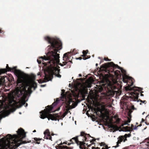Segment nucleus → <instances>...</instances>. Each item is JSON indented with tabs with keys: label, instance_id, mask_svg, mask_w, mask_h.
<instances>
[{
	"label": "nucleus",
	"instance_id": "f257e3e1",
	"mask_svg": "<svg viewBox=\"0 0 149 149\" xmlns=\"http://www.w3.org/2000/svg\"><path fill=\"white\" fill-rule=\"evenodd\" d=\"M44 39L50 45L47 48L48 52L46 55L43 57H40L39 59L37 60L39 64L42 62L45 66H46V68L44 70L45 76L44 80H37L39 83L51 80L53 74H54L58 78L61 77V75L59 74L60 70L58 69L59 67L58 66L59 62V54L57 52L62 49L61 42L58 40L49 36L45 37Z\"/></svg>",
	"mask_w": 149,
	"mask_h": 149
},
{
	"label": "nucleus",
	"instance_id": "f03ea898",
	"mask_svg": "<svg viewBox=\"0 0 149 149\" xmlns=\"http://www.w3.org/2000/svg\"><path fill=\"white\" fill-rule=\"evenodd\" d=\"M61 95L62 96L61 99L58 100L57 99L56 102H54L52 105L47 106V108H46V109L40 112L41 118L44 119L47 118L49 120V119L52 120H55L56 119L55 117L49 113L52 111V109L61 101L65 102L67 105L68 108V109L65 111L63 115V117H64L68 113H70L71 114L69 110L70 109L74 108L77 105V104L74 100H72L71 94H64L62 93Z\"/></svg>",
	"mask_w": 149,
	"mask_h": 149
},
{
	"label": "nucleus",
	"instance_id": "7ed1b4c3",
	"mask_svg": "<svg viewBox=\"0 0 149 149\" xmlns=\"http://www.w3.org/2000/svg\"><path fill=\"white\" fill-rule=\"evenodd\" d=\"M112 67L114 68H117L120 69L122 74L123 81L125 83H126L127 86L125 87V90L127 91H132L133 92H131L130 94L129 99L131 101H137L138 102V95L140 92L142 90V88L137 87H134L133 88L131 86L133 84V82L132 78L126 75V72L125 70L122 68L120 67L118 65H115L112 62H110L102 65L101 68L103 69H106L108 67Z\"/></svg>",
	"mask_w": 149,
	"mask_h": 149
},
{
	"label": "nucleus",
	"instance_id": "20e7f679",
	"mask_svg": "<svg viewBox=\"0 0 149 149\" xmlns=\"http://www.w3.org/2000/svg\"><path fill=\"white\" fill-rule=\"evenodd\" d=\"M17 135L8 134L0 139V149H15L21 144L24 143L22 139L26 137L24 130L19 129L17 131Z\"/></svg>",
	"mask_w": 149,
	"mask_h": 149
},
{
	"label": "nucleus",
	"instance_id": "39448f33",
	"mask_svg": "<svg viewBox=\"0 0 149 149\" xmlns=\"http://www.w3.org/2000/svg\"><path fill=\"white\" fill-rule=\"evenodd\" d=\"M90 137L92 138L91 137L89 134H87L84 132H82L81 133V135L78 136L73 138L72 139L74 140L75 141L77 145H79V148L81 149H83V147H84V149H86L84 147L86 145H87V146L89 147L91 146V145H88V143H84V141H90V142H91V140H90Z\"/></svg>",
	"mask_w": 149,
	"mask_h": 149
},
{
	"label": "nucleus",
	"instance_id": "423d86ee",
	"mask_svg": "<svg viewBox=\"0 0 149 149\" xmlns=\"http://www.w3.org/2000/svg\"><path fill=\"white\" fill-rule=\"evenodd\" d=\"M118 84V81L116 79H112L111 81H109L108 86L112 90L117 89L116 85Z\"/></svg>",
	"mask_w": 149,
	"mask_h": 149
},
{
	"label": "nucleus",
	"instance_id": "0eeeda50",
	"mask_svg": "<svg viewBox=\"0 0 149 149\" xmlns=\"http://www.w3.org/2000/svg\"><path fill=\"white\" fill-rule=\"evenodd\" d=\"M131 135L130 134H125L124 136H120L118 138V141L117 142V146H113V147H116L118 146V144L120 143L121 142L123 141L125 142L127 140L126 138L127 137H129Z\"/></svg>",
	"mask_w": 149,
	"mask_h": 149
},
{
	"label": "nucleus",
	"instance_id": "6e6552de",
	"mask_svg": "<svg viewBox=\"0 0 149 149\" xmlns=\"http://www.w3.org/2000/svg\"><path fill=\"white\" fill-rule=\"evenodd\" d=\"M69 54V53H66L65 54L63 57V60L65 61H68V55ZM71 63L70 61H69L67 62H63V64H60V65L61 66H63L64 65H69Z\"/></svg>",
	"mask_w": 149,
	"mask_h": 149
},
{
	"label": "nucleus",
	"instance_id": "1a4fd4ad",
	"mask_svg": "<svg viewBox=\"0 0 149 149\" xmlns=\"http://www.w3.org/2000/svg\"><path fill=\"white\" fill-rule=\"evenodd\" d=\"M141 144L144 148H148L149 147V139H146L143 142L141 143Z\"/></svg>",
	"mask_w": 149,
	"mask_h": 149
},
{
	"label": "nucleus",
	"instance_id": "9d476101",
	"mask_svg": "<svg viewBox=\"0 0 149 149\" xmlns=\"http://www.w3.org/2000/svg\"><path fill=\"white\" fill-rule=\"evenodd\" d=\"M44 134L45 135L44 138L45 139L51 140L52 137L50 135V133L49 130H46L44 132Z\"/></svg>",
	"mask_w": 149,
	"mask_h": 149
},
{
	"label": "nucleus",
	"instance_id": "9b49d317",
	"mask_svg": "<svg viewBox=\"0 0 149 149\" xmlns=\"http://www.w3.org/2000/svg\"><path fill=\"white\" fill-rule=\"evenodd\" d=\"M91 81H87L86 82V83L84 85H81V86H82L83 85H84L83 88H82V90H86V88H90L91 87Z\"/></svg>",
	"mask_w": 149,
	"mask_h": 149
},
{
	"label": "nucleus",
	"instance_id": "f8f14e48",
	"mask_svg": "<svg viewBox=\"0 0 149 149\" xmlns=\"http://www.w3.org/2000/svg\"><path fill=\"white\" fill-rule=\"evenodd\" d=\"M113 73L116 77H118V76H120V77H121V72L120 71L117 70L116 71H114Z\"/></svg>",
	"mask_w": 149,
	"mask_h": 149
},
{
	"label": "nucleus",
	"instance_id": "ddd939ff",
	"mask_svg": "<svg viewBox=\"0 0 149 149\" xmlns=\"http://www.w3.org/2000/svg\"><path fill=\"white\" fill-rule=\"evenodd\" d=\"M130 128L127 126L123 127L121 129V130L123 132L130 131Z\"/></svg>",
	"mask_w": 149,
	"mask_h": 149
},
{
	"label": "nucleus",
	"instance_id": "4468645a",
	"mask_svg": "<svg viewBox=\"0 0 149 149\" xmlns=\"http://www.w3.org/2000/svg\"><path fill=\"white\" fill-rule=\"evenodd\" d=\"M101 146H103L104 147L102 148V149H108L110 148V147H108L104 143H102L101 144Z\"/></svg>",
	"mask_w": 149,
	"mask_h": 149
},
{
	"label": "nucleus",
	"instance_id": "2eb2a0df",
	"mask_svg": "<svg viewBox=\"0 0 149 149\" xmlns=\"http://www.w3.org/2000/svg\"><path fill=\"white\" fill-rule=\"evenodd\" d=\"M130 120L128 119L127 122H125L121 126L123 127L124 125H128V123H130Z\"/></svg>",
	"mask_w": 149,
	"mask_h": 149
},
{
	"label": "nucleus",
	"instance_id": "dca6fc26",
	"mask_svg": "<svg viewBox=\"0 0 149 149\" xmlns=\"http://www.w3.org/2000/svg\"><path fill=\"white\" fill-rule=\"evenodd\" d=\"M102 109H104L106 107H111V106L110 104L107 105L106 104H103L102 106Z\"/></svg>",
	"mask_w": 149,
	"mask_h": 149
},
{
	"label": "nucleus",
	"instance_id": "f3484780",
	"mask_svg": "<svg viewBox=\"0 0 149 149\" xmlns=\"http://www.w3.org/2000/svg\"><path fill=\"white\" fill-rule=\"evenodd\" d=\"M88 51H84V50L83 52V55L82 56H84L86 55L87 53H88Z\"/></svg>",
	"mask_w": 149,
	"mask_h": 149
},
{
	"label": "nucleus",
	"instance_id": "a211bd4d",
	"mask_svg": "<svg viewBox=\"0 0 149 149\" xmlns=\"http://www.w3.org/2000/svg\"><path fill=\"white\" fill-rule=\"evenodd\" d=\"M104 60H105L106 61H111V59H109L107 58H104Z\"/></svg>",
	"mask_w": 149,
	"mask_h": 149
},
{
	"label": "nucleus",
	"instance_id": "6ab92c4d",
	"mask_svg": "<svg viewBox=\"0 0 149 149\" xmlns=\"http://www.w3.org/2000/svg\"><path fill=\"white\" fill-rule=\"evenodd\" d=\"M120 121V119L119 118H118L116 120V122L118 123Z\"/></svg>",
	"mask_w": 149,
	"mask_h": 149
},
{
	"label": "nucleus",
	"instance_id": "aec40b11",
	"mask_svg": "<svg viewBox=\"0 0 149 149\" xmlns=\"http://www.w3.org/2000/svg\"><path fill=\"white\" fill-rule=\"evenodd\" d=\"M139 126H135L134 128H133V129L134 130H136L137 129V127H138Z\"/></svg>",
	"mask_w": 149,
	"mask_h": 149
},
{
	"label": "nucleus",
	"instance_id": "412c9836",
	"mask_svg": "<svg viewBox=\"0 0 149 149\" xmlns=\"http://www.w3.org/2000/svg\"><path fill=\"white\" fill-rule=\"evenodd\" d=\"M92 149H100L98 147L95 148L94 147H92Z\"/></svg>",
	"mask_w": 149,
	"mask_h": 149
},
{
	"label": "nucleus",
	"instance_id": "4be33fe9",
	"mask_svg": "<svg viewBox=\"0 0 149 149\" xmlns=\"http://www.w3.org/2000/svg\"><path fill=\"white\" fill-rule=\"evenodd\" d=\"M37 75L38 76H41V73L40 72H39L37 74Z\"/></svg>",
	"mask_w": 149,
	"mask_h": 149
},
{
	"label": "nucleus",
	"instance_id": "5701e85b",
	"mask_svg": "<svg viewBox=\"0 0 149 149\" xmlns=\"http://www.w3.org/2000/svg\"><path fill=\"white\" fill-rule=\"evenodd\" d=\"M140 102H142L143 103H145L146 102V101H142L141 100H140Z\"/></svg>",
	"mask_w": 149,
	"mask_h": 149
},
{
	"label": "nucleus",
	"instance_id": "b1692460",
	"mask_svg": "<svg viewBox=\"0 0 149 149\" xmlns=\"http://www.w3.org/2000/svg\"><path fill=\"white\" fill-rule=\"evenodd\" d=\"M64 149H69L68 148V147H67V146H64Z\"/></svg>",
	"mask_w": 149,
	"mask_h": 149
},
{
	"label": "nucleus",
	"instance_id": "393cba45",
	"mask_svg": "<svg viewBox=\"0 0 149 149\" xmlns=\"http://www.w3.org/2000/svg\"><path fill=\"white\" fill-rule=\"evenodd\" d=\"M45 86V85H41V87H44V86Z\"/></svg>",
	"mask_w": 149,
	"mask_h": 149
},
{
	"label": "nucleus",
	"instance_id": "a878e982",
	"mask_svg": "<svg viewBox=\"0 0 149 149\" xmlns=\"http://www.w3.org/2000/svg\"><path fill=\"white\" fill-rule=\"evenodd\" d=\"M81 76H82V75L81 74H79V77H81Z\"/></svg>",
	"mask_w": 149,
	"mask_h": 149
},
{
	"label": "nucleus",
	"instance_id": "bb28decb",
	"mask_svg": "<svg viewBox=\"0 0 149 149\" xmlns=\"http://www.w3.org/2000/svg\"><path fill=\"white\" fill-rule=\"evenodd\" d=\"M83 58L84 60H86L87 58H86L85 57Z\"/></svg>",
	"mask_w": 149,
	"mask_h": 149
},
{
	"label": "nucleus",
	"instance_id": "cd10ccee",
	"mask_svg": "<svg viewBox=\"0 0 149 149\" xmlns=\"http://www.w3.org/2000/svg\"><path fill=\"white\" fill-rule=\"evenodd\" d=\"M81 59V58H80V57L79 58H77V59Z\"/></svg>",
	"mask_w": 149,
	"mask_h": 149
},
{
	"label": "nucleus",
	"instance_id": "c85d7f7f",
	"mask_svg": "<svg viewBox=\"0 0 149 149\" xmlns=\"http://www.w3.org/2000/svg\"><path fill=\"white\" fill-rule=\"evenodd\" d=\"M36 132V130H34L33 131V132Z\"/></svg>",
	"mask_w": 149,
	"mask_h": 149
},
{
	"label": "nucleus",
	"instance_id": "c756f323",
	"mask_svg": "<svg viewBox=\"0 0 149 149\" xmlns=\"http://www.w3.org/2000/svg\"><path fill=\"white\" fill-rule=\"evenodd\" d=\"M28 105V104L27 103L26 104V105L25 106V107H27Z\"/></svg>",
	"mask_w": 149,
	"mask_h": 149
},
{
	"label": "nucleus",
	"instance_id": "7c9ffc66",
	"mask_svg": "<svg viewBox=\"0 0 149 149\" xmlns=\"http://www.w3.org/2000/svg\"><path fill=\"white\" fill-rule=\"evenodd\" d=\"M141 96H143V95L142 94H141Z\"/></svg>",
	"mask_w": 149,
	"mask_h": 149
},
{
	"label": "nucleus",
	"instance_id": "2f4dec72",
	"mask_svg": "<svg viewBox=\"0 0 149 149\" xmlns=\"http://www.w3.org/2000/svg\"><path fill=\"white\" fill-rule=\"evenodd\" d=\"M6 90V91H9V90Z\"/></svg>",
	"mask_w": 149,
	"mask_h": 149
},
{
	"label": "nucleus",
	"instance_id": "473e14b6",
	"mask_svg": "<svg viewBox=\"0 0 149 149\" xmlns=\"http://www.w3.org/2000/svg\"><path fill=\"white\" fill-rule=\"evenodd\" d=\"M68 68V67H65L64 68Z\"/></svg>",
	"mask_w": 149,
	"mask_h": 149
},
{
	"label": "nucleus",
	"instance_id": "72a5a7b5",
	"mask_svg": "<svg viewBox=\"0 0 149 149\" xmlns=\"http://www.w3.org/2000/svg\"><path fill=\"white\" fill-rule=\"evenodd\" d=\"M97 65H98V64H97V63H96V66H97Z\"/></svg>",
	"mask_w": 149,
	"mask_h": 149
},
{
	"label": "nucleus",
	"instance_id": "f704fd0d",
	"mask_svg": "<svg viewBox=\"0 0 149 149\" xmlns=\"http://www.w3.org/2000/svg\"><path fill=\"white\" fill-rule=\"evenodd\" d=\"M145 113V112H143V113H142V114L143 115Z\"/></svg>",
	"mask_w": 149,
	"mask_h": 149
},
{
	"label": "nucleus",
	"instance_id": "c9c22d12",
	"mask_svg": "<svg viewBox=\"0 0 149 149\" xmlns=\"http://www.w3.org/2000/svg\"><path fill=\"white\" fill-rule=\"evenodd\" d=\"M123 149H127L126 148H123Z\"/></svg>",
	"mask_w": 149,
	"mask_h": 149
},
{
	"label": "nucleus",
	"instance_id": "e433bc0d",
	"mask_svg": "<svg viewBox=\"0 0 149 149\" xmlns=\"http://www.w3.org/2000/svg\"><path fill=\"white\" fill-rule=\"evenodd\" d=\"M142 121H143V119H142Z\"/></svg>",
	"mask_w": 149,
	"mask_h": 149
},
{
	"label": "nucleus",
	"instance_id": "4c0bfd02",
	"mask_svg": "<svg viewBox=\"0 0 149 149\" xmlns=\"http://www.w3.org/2000/svg\"><path fill=\"white\" fill-rule=\"evenodd\" d=\"M59 109H60V108H58V110H57V111H58V110H59Z\"/></svg>",
	"mask_w": 149,
	"mask_h": 149
},
{
	"label": "nucleus",
	"instance_id": "58836bf2",
	"mask_svg": "<svg viewBox=\"0 0 149 149\" xmlns=\"http://www.w3.org/2000/svg\"><path fill=\"white\" fill-rule=\"evenodd\" d=\"M19 113L20 114H21V113L20 112H19Z\"/></svg>",
	"mask_w": 149,
	"mask_h": 149
},
{
	"label": "nucleus",
	"instance_id": "ea45409f",
	"mask_svg": "<svg viewBox=\"0 0 149 149\" xmlns=\"http://www.w3.org/2000/svg\"><path fill=\"white\" fill-rule=\"evenodd\" d=\"M37 143H38V144H39V143H38V142H37Z\"/></svg>",
	"mask_w": 149,
	"mask_h": 149
}]
</instances>
